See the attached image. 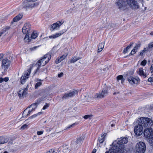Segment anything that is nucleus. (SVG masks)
Wrapping results in <instances>:
<instances>
[{"mask_svg":"<svg viewBox=\"0 0 153 153\" xmlns=\"http://www.w3.org/2000/svg\"><path fill=\"white\" fill-rule=\"evenodd\" d=\"M49 106V104L46 103V104L43 107L42 109L45 110L48 108Z\"/></svg>","mask_w":153,"mask_h":153,"instance_id":"obj_48","label":"nucleus"},{"mask_svg":"<svg viewBox=\"0 0 153 153\" xmlns=\"http://www.w3.org/2000/svg\"><path fill=\"white\" fill-rule=\"evenodd\" d=\"M150 72L152 74H153V64L151 65L150 68Z\"/></svg>","mask_w":153,"mask_h":153,"instance_id":"obj_49","label":"nucleus"},{"mask_svg":"<svg viewBox=\"0 0 153 153\" xmlns=\"http://www.w3.org/2000/svg\"><path fill=\"white\" fill-rule=\"evenodd\" d=\"M146 147L145 143L143 142L137 143L135 146V151L136 153H144Z\"/></svg>","mask_w":153,"mask_h":153,"instance_id":"obj_6","label":"nucleus"},{"mask_svg":"<svg viewBox=\"0 0 153 153\" xmlns=\"http://www.w3.org/2000/svg\"><path fill=\"white\" fill-rule=\"evenodd\" d=\"M10 27L9 26H6L3 27V29L1 31L4 33V34L7 31L10 29Z\"/></svg>","mask_w":153,"mask_h":153,"instance_id":"obj_37","label":"nucleus"},{"mask_svg":"<svg viewBox=\"0 0 153 153\" xmlns=\"http://www.w3.org/2000/svg\"><path fill=\"white\" fill-rule=\"evenodd\" d=\"M92 115H85L83 117V118L85 119H90V118L92 117Z\"/></svg>","mask_w":153,"mask_h":153,"instance_id":"obj_45","label":"nucleus"},{"mask_svg":"<svg viewBox=\"0 0 153 153\" xmlns=\"http://www.w3.org/2000/svg\"><path fill=\"white\" fill-rule=\"evenodd\" d=\"M46 153H59V151H56L54 149H51L47 151Z\"/></svg>","mask_w":153,"mask_h":153,"instance_id":"obj_38","label":"nucleus"},{"mask_svg":"<svg viewBox=\"0 0 153 153\" xmlns=\"http://www.w3.org/2000/svg\"><path fill=\"white\" fill-rule=\"evenodd\" d=\"M139 123L143 127L147 128H151L153 125L152 120L148 117H141Z\"/></svg>","mask_w":153,"mask_h":153,"instance_id":"obj_4","label":"nucleus"},{"mask_svg":"<svg viewBox=\"0 0 153 153\" xmlns=\"http://www.w3.org/2000/svg\"><path fill=\"white\" fill-rule=\"evenodd\" d=\"M144 137L148 139L153 138V130L151 128H148L144 129L143 132Z\"/></svg>","mask_w":153,"mask_h":153,"instance_id":"obj_8","label":"nucleus"},{"mask_svg":"<svg viewBox=\"0 0 153 153\" xmlns=\"http://www.w3.org/2000/svg\"><path fill=\"white\" fill-rule=\"evenodd\" d=\"M27 125L26 124H25L22 126L21 127V129L22 130H24L27 128Z\"/></svg>","mask_w":153,"mask_h":153,"instance_id":"obj_46","label":"nucleus"},{"mask_svg":"<svg viewBox=\"0 0 153 153\" xmlns=\"http://www.w3.org/2000/svg\"><path fill=\"white\" fill-rule=\"evenodd\" d=\"M59 132H57V133H59Z\"/></svg>","mask_w":153,"mask_h":153,"instance_id":"obj_63","label":"nucleus"},{"mask_svg":"<svg viewBox=\"0 0 153 153\" xmlns=\"http://www.w3.org/2000/svg\"><path fill=\"white\" fill-rule=\"evenodd\" d=\"M127 80L132 85L138 84L140 79L137 77H134L132 76H128L127 78Z\"/></svg>","mask_w":153,"mask_h":153,"instance_id":"obj_13","label":"nucleus"},{"mask_svg":"<svg viewBox=\"0 0 153 153\" xmlns=\"http://www.w3.org/2000/svg\"><path fill=\"white\" fill-rule=\"evenodd\" d=\"M106 134L105 133L102 134L100 137H99L98 138V141L100 143H102L105 140V137L106 136Z\"/></svg>","mask_w":153,"mask_h":153,"instance_id":"obj_25","label":"nucleus"},{"mask_svg":"<svg viewBox=\"0 0 153 153\" xmlns=\"http://www.w3.org/2000/svg\"><path fill=\"white\" fill-rule=\"evenodd\" d=\"M108 88L106 87L102 90V91L95 94L94 96L95 98H102L106 96L108 94Z\"/></svg>","mask_w":153,"mask_h":153,"instance_id":"obj_10","label":"nucleus"},{"mask_svg":"<svg viewBox=\"0 0 153 153\" xmlns=\"http://www.w3.org/2000/svg\"><path fill=\"white\" fill-rule=\"evenodd\" d=\"M10 27L9 26H6L3 27V29L1 31L4 33V34L7 31L10 29Z\"/></svg>","mask_w":153,"mask_h":153,"instance_id":"obj_36","label":"nucleus"},{"mask_svg":"<svg viewBox=\"0 0 153 153\" xmlns=\"http://www.w3.org/2000/svg\"><path fill=\"white\" fill-rule=\"evenodd\" d=\"M23 15L22 14H19L15 17L13 19L14 22H16L21 19Z\"/></svg>","mask_w":153,"mask_h":153,"instance_id":"obj_27","label":"nucleus"},{"mask_svg":"<svg viewBox=\"0 0 153 153\" xmlns=\"http://www.w3.org/2000/svg\"><path fill=\"white\" fill-rule=\"evenodd\" d=\"M117 149L114 148L112 145V148L109 149L108 151H106L105 153H116V149Z\"/></svg>","mask_w":153,"mask_h":153,"instance_id":"obj_30","label":"nucleus"},{"mask_svg":"<svg viewBox=\"0 0 153 153\" xmlns=\"http://www.w3.org/2000/svg\"><path fill=\"white\" fill-rule=\"evenodd\" d=\"M148 49H147L146 48H145L144 49L141 51L140 53V56H143L144 53L145 51H148Z\"/></svg>","mask_w":153,"mask_h":153,"instance_id":"obj_43","label":"nucleus"},{"mask_svg":"<svg viewBox=\"0 0 153 153\" xmlns=\"http://www.w3.org/2000/svg\"><path fill=\"white\" fill-rule=\"evenodd\" d=\"M152 48H153V42H151L148 45L147 49H148V50L149 49Z\"/></svg>","mask_w":153,"mask_h":153,"instance_id":"obj_42","label":"nucleus"},{"mask_svg":"<svg viewBox=\"0 0 153 153\" xmlns=\"http://www.w3.org/2000/svg\"><path fill=\"white\" fill-rule=\"evenodd\" d=\"M9 80V78L8 77H5L4 78H0V83H1L3 81L5 82H7Z\"/></svg>","mask_w":153,"mask_h":153,"instance_id":"obj_39","label":"nucleus"},{"mask_svg":"<svg viewBox=\"0 0 153 153\" xmlns=\"http://www.w3.org/2000/svg\"><path fill=\"white\" fill-rule=\"evenodd\" d=\"M130 47H129L128 46H127L126 48L123 51V52L125 53H126L128 51V50L130 49Z\"/></svg>","mask_w":153,"mask_h":153,"instance_id":"obj_47","label":"nucleus"},{"mask_svg":"<svg viewBox=\"0 0 153 153\" xmlns=\"http://www.w3.org/2000/svg\"><path fill=\"white\" fill-rule=\"evenodd\" d=\"M65 32V31L64 30H62L50 36L49 37L50 39H56L61 36Z\"/></svg>","mask_w":153,"mask_h":153,"instance_id":"obj_17","label":"nucleus"},{"mask_svg":"<svg viewBox=\"0 0 153 153\" xmlns=\"http://www.w3.org/2000/svg\"><path fill=\"white\" fill-rule=\"evenodd\" d=\"M133 43H131V44L129 45H128V46H129V47L131 48V46H132V45H133Z\"/></svg>","mask_w":153,"mask_h":153,"instance_id":"obj_58","label":"nucleus"},{"mask_svg":"<svg viewBox=\"0 0 153 153\" xmlns=\"http://www.w3.org/2000/svg\"><path fill=\"white\" fill-rule=\"evenodd\" d=\"M38 36V33L36 31H34L31 34V37L32 38L35 39Z\"/></svg>","mask_w":153,"mask_h":153,"instance_id":"obj_31","label":"nucleus"},{"mask_svg":"<svg viewBox=\"0 0 153 153\" xmlns=\"http://www.w3.org/2000/svg\"><path fill=\"white\" fill-rule=\"evenodd\" d=\"M68 55V53H67L66 54H64L61 56L58 57V58L56 59L55 61V63L56 64H58L60 63L63 60L67 57Z\"/></svg>","mask_w":153,"mask_h":153,"instance_id":"obj_23","label":"nucleus"},{"mask_svg":"<svg viewBox=\"0 0 153 153\" xmlns=\"http://www.w3.org/2000/svg\"><path fill=\"white\" fill-rule=\"evenodd\" d=\"M117 4L119 8L123 10L127 8V4L132 9H137L139 7L137 2L135 0H120Z\"/></svg>","mask_w":153,"mask_h":153,"instance_id":"obj_1","label":"nucleus"},{"mask_svg":"<svg viewBox=\"0 0 153 153\" xmlns=\"http://www.w3.org/2000/svg\"><path fill=\"white\" fill-rule=\"evenodd\" d=\"M10 61L7 59H3L1 63V67L4 70L7 69L10 66Z\"/></svg>","mask_w":153,"mask_h":153,"instance_id":"obj_14","label":"nucleus"},{"mask_svg":"<svg viewBox=\"0 0 153 153\" xmlns=\"http://www.w3.org/2000/svg\"><path fill=\"white\" fill-rule=\"evenodd\" d=\"M63 73L62 72L60 74H58V76L59 77H60L63 76Z\"/></svg>","mask_w":153,"mask_h":153,"instance_id":"obj_52","label":"nucleus"},{"mask_svg":"<svg viewBox=\"0 0 153 153\" xmlns=\"http://www.w3.org/2000/svg\"><path fill=\"white\" fill-rule=\"evenodd\" d=\"M140 46L141 44L140 43L136 44L133 49L131 51L130 54L131 55L134 54L137 51V50L140 47Z\"/></svg>","mask_w":153,"mask_h":153,"instance_id":"obj_21","label":"nucleus"},{"mask_svg":"<svg viewBox=\"0 0 153 153\" xmlns=\"http://www.w3.org/2000/svg\"><path fill=\"white\" fill-rule=\"evenodd\" d=\"M77 93L78 91L76 90L70 91L68 93H66L64 94L62 97V100H64L72 97Z\"/></svg>","mask_w":153,"mask_h":153,"instance_id":"obj_11","label":"nucleus"},{"mask_svg":"<svg viewBox=\"0 0 153 153\" xmlns=\"http://www.w3.org/2000/svg\"><path fill=\"white\" fill-rule=\"evenodd\" d=\"M44 132L43 131H38L37 132V134L38 135L42 134Z\"/></svg>","mask_w":153,"mask_h":153,"instance_id":"obj_50","label":"nucleus"},{"mask_svg":"<svg viewBox=\"0 0 153 153\" xmlns=\"http://www.w3.org/2000/svg\"><path fill=\"white\" fill-rule=\"evenodd\" d=\"M115 126V124H111V127H112L114 126Z\"/></svg>","mask_w":153,"mask_h":153,"instance_id":"obj_59","label":"nucleus"},{"mask_svg":"<svg viewBox=\"0 0 153 153\" xmlns=\"http://www.w3.org/2000/svg\"><path fill=\"white\" fill-rule=\"evenodd\" d=\"M104 46V43H100L98 46V52L101 51L103 49Z\"/></svg>","mask_w":153,"mask_h":153,"instance_id":"obj_28","label":"nucleus"},{"mask_svg":"<svg viewBox=\"0 0 153 153\" xmlns=\"http://www.w3.org/2000/svg\"><path fill=\"white\" fill-rule=\"evenodd\" d=\"M4 54L2 53H1L0 54V59L2 58L3 57Z\"/></svg>","mask_w":153,"mask_h":153,"instance_id":"obj_55","label":"nucleus"},{"mask_svg":"<svg viewBox=\"0 0 153 153\" xmlns=\"http://www.w3.org/2000/svg\"><path fill=\"white\" fill-rule=\"evenodd\" d=\"M152 139V140H151V141H150V143L152 146H153V138H152V139Z\"/></svg>","mask_w":153,"mask_h":153,"instance_id":"obj_53","label":"nucleus"},{"mask_svg":"<svg viewBox=\"0 0 153 153\" xmlns=\"http://www.w3.org/2000/svg\"><path fill=\"white\" fill-rule=\"evenodd\" d=\"M138 74L142 77L146 78V74L143 70V68H140L137 71Z\"/></svg>","mask_w":153,"mask_h":153,"instance_id":"obj_22","label":"nucleus"},{"mask_svg":"<svg viewBox=\"0 0 153 153\" xmlns=\"http://www.w3.org/2000/svg\"><path fill=\"white\" fill-rule=\"evenodd\" d=\"M143 127L142 125L139 123L138 124L135 126L134 128V132L136 135L140 136L143 133Z\"/></svg>","mask_w":153,"mask_h":153,"instance_id":"obj_9","label":"nucleus"},{"mask_svg":"<svg viewBox=\"0 0 153 153\" xmlns=\"http://www.w3.org/2000/svg\"><path fill=\"white\" fill-rule=\"evenodd\" d=\"M117 153H128V151L124 146L118 147Z\"/></svg>","mask_w":153,"mask_h":153,"instance_id":"obj_18","label":"nucleus"},{"mask_svg":"<svg viewBox=\"0 0 153 153\" xmlns=\"http://www.w3.org/2000/svg\"><path fill=\"white\" fill-rule=\"evenodd\" d=\"M147 63V61L146 60L144 59L141 62V65L143 66H145Z\"/></svg>","mask_w":153,"mask_h":153,"instance_id":"obj_44","label":"nucleus"},{"mask_svg":"<svg viewBox=\"0 0 153 153\" xmlns=\"http://www.w3.org/2000/svg\"><path fill=\"white\" fill-rule=\"evenodd\" d=\"M81 138L79 137L76 140V142H75V144H77L78 145H80L81 143Z\"/></svg>","mask_w":153,"mask_h":153,"instance_id":"obj_41","label":"nucleus"},{"mask_svg":"<svg viewBox=\"0 0 153 153\" xmlns=\"http://www.w3.org/2000/svg\"><path fill=\"white\" fill-rule=\"evenodd\" d=\"M27 91V89L26 88H21L19 91L18 94L19 97H23L25 95Z\"/></svg>","mask_w":153,"mask_h":153,"instance_id":"obj_20","label":"nucleus"},{"mask_svg":"<svg viewBox=\"0 0 153 153\" xmlns=\"http://www.w3.org/2000/svg\"><path fill=\"white\" fill-rule=\"evenodd\" d=\"M59 149L62 150V151L64 153H69L70 151L68 146L67 145L64 146L60 147L59 149H58L59 152L60 151Z\"/></svg>","mask_w":153,"mask_h":153,"instance_id":"obj_19","label":"nucleus"},{"mask_svg":"<svg viewBox=\"0 0 153 153\" xmlns=\"http://www.w3.org/2000/svg\"><path fill=\"white\" fill-rule=\"evenodd\" d=\"M37 47H34L33 48H30V50L31 51L34 50L36 49V48Z\"/></svg>","mask_w":153,"mask_h":153,"instance_id":"obj_54","label":"nucleus"},{"mask_svg":"<svg viewBox=\"0 0 153 153\" xmlns=\"http://www.w3.org/2000/svg\"><path fill=\"white\" fill-rule=\"evenodd\" d=\"M51 59V55L48 53L45 55L37 62V65L39 68L41 66H44L46 65Z\"/></svg>","mask_w":153,"mask_h":153,"instance_id":"obj_3","label":"nucleus"},{"mask_svg":"<svg viewBox=\"0 0 153 153\" xmlns=\"http://www.w3.org/2000/svg\"><path fill=\"white\" fill-rule=\"evenodd\" d=\"M94 153V152H93V153Z\"/></svg>","mask_w":153,"mask_h":153,"instance_id":"obj_64","label":"nucleus"},{"mask_svg":"<svg viewBox=\"0 0 153 153\" xmlns=\"http://www.w3.org/2000/svg\"><path fill=\"white\" fill-rule=\"evenodd\" d=\"M37 106V103H35L30 105L29 106V108H32L34 110H35Z\"/></svg>","mask_w":153,"mask_h":153,"instance_id":"obj_32","label":"nucleus"},{"mask_svg":"<svg viewBox=\"0 0 153 153\" xmlns=\"http://www.w3.org/2000/svg\"><path fill=\"white\" fill-rule=\"evenodd\" d=\"M42 80H41L39 79H37L35 80V82L36 83L35 86V89H37L38 87L41 85L42 84Z\"/></svg>","mask_w":153,"mask_h":153,"instance_id":"obj_24","label":"nucleus"},{"mask_svg":"<svg viewBox=\"0 0 153 153\" xmlns=\"http://www.w3.org/2000/svg\"><path fill=\"white\" fill-rule=\"evenodd\" d=\"M3 153H9L7 151H4Z\"/></svg>","mask_w":153,"mask_h":153,"instance_id":"obj_61","label":"nucleus"},{"mask_svg":"<svg viewBox=\"0 0 153 153\" xmlns=\"http://www.w3.org/2000/svg\"><path fill=\"white\" fill-rule=\"evenodd\" d=\"M28 0H26L23 1L22 4V6L24 8L26 9H32L34 7H37L39 5V3L36 2L34 3H30Z\"/></svg>","mask_w":153,"mask_h":153,"instance_id":"obj_7","label":"nucleus"},{"mask_svg":"<svg viewBox=\"0 0 153 153\" xmlns=\"http://www.w3.org/2000/svg\"><path fill=\"white\" fill-rule=\"evenodd\" d=\"M8 141L7 138L6 137H0V144H4Z\"/></svg>","mask_w":153,"mask_h":153,"instance_id":"obj_26","label":"nucleus"},{"mask_svg":"<svg viewBox=\"0 0 153 153\" xmlns=\"http://www.w3.org/2000/svg\"><path fill=\"white\" fill-rule=\"evenodd\" d=\"M150 35H151L152 36H153V32H151L150 33Z\"/></svg>","mask_w":153,"mask_h":153,"instance_id":"obj_60","label":"nucleus"},{"mask_svg":"<svg viewBox=\"0 0 153 153\" xmlns=\"http://www.w3.org/2000/svg\"><path fill=\"white\" fill-rule=\"evenodd\" d=\"M4 34V33L1 30L0 32V37L1 36Z\"/></svg>","mask_w":153,"mask_h":153,"instance_id":"obj_56","label":"nucleus"},{"mask_svg":"<svg viewBox=\"0 0 153 153\" xmlns=\"http://www.w3.org/2000/svg\"><path fill=\"white\" fill-rule=\"evenodd\" d=\"M10 27L9 26H6L3 27V29L1 31L4 33V34L7 31L10 29Z\"/></svg>","mask_w":153,"mask_h":153,"instance_id":"obj_35","label":"nucleus"},{"mask_svg":"<svg viewBox=\"0 0 153 153\" xmlns=\"http://www.w3.org/2000/svg\"><path fill=\"white\" fill-rule=\"evenodd\" d=\"M117 81H118L120 80H121V82L122 83H123L124 81V80L123 78V76L122 75H120L117 76Z\"/></svg>","mask_w":153,"mask_h":153,"instance_id":"obj_33","label":"nucleus"},{"mask_svg":"<svg viewBox=\"0 0 153 153\" xmlns=\"http://www.w3.org/2000/svg\"><path fill=\"white\" fill-rule=\"evenodd\" d=\"M46 122V121H45V123Z\"/></svg>","mask_w":153,"mask_h":153,"instance_id":"obj_62","label":"nucleus"},{"mask_svg":"<svg viewBox=\"0 0 153 153\" xmlns=\"http://www.w3.org/2000/svg\"><path fill=\"white\" fill-rule=\"evenodd\" d=\"M128 142L127 138L124 137H121L117 139L114 141L112 144L113 148L115 149H117L118 147H120L123 146L122 145L126 144Z\"/></svg>","mask_w":153,"mask_h":153,"instance_id":"obj_5","label":"nucleus"},{"mask_svg":"<svg viewBox=\"0 0 153 153\" xmlns=\"http://www.w3.org/2000/svg\"><path fill=\"white\" fill-rule=\"evenodd\" d=\"M38 0H28V1H32V2H35Z\"/></svg>","mask_w":153,"mask_h":153,"instance_id":"obj_57","label":"nucleus"},{"mask_svg":"<svg viewBox=\"0 0 153 153\" xmlns=\"http://www.w3.org/2000/svg\"><path fill=\"white\" fill-rule=\"evenodd\" d=\"M79 124V123L78 122H76L75 123H74L72 124V125L69 126H68L67 127L66 129H68L70 128H73L74 126H76L78 124Z\"/></svg>","mask_w":153,"mask_h":153,"instance_id":"obj_40","label":"nucleus"},{"mask_svg":"<svg viewBox=\"0 0 153 153\" xmlns=\"http://www.w3.org/2000/svg\"><path fill=\"white\" fill-rule=\"evenodd\" d=\"M64 22L62 21H58L52 24L51 25V30L54 31L59 30L60 27L63 24Z\"/></svg>","mask_w":153,"mask_h":153,"instance_id":"obj_12","label":"nucleus"},{"mask_svg":"<svg viewBox=\"0 0 153 153\" xmlns=\"http://www.w3.org/2000/svg\"><path fill=\"white\" fill-rule=\"evenodd\" d=\"M148 81L150 82H153V76L152 77L149 78L148 79Z\"/></svg>","mask_w":153,"mask_h":153,"instance_id":"obj_51","label":"nucleus"},{"mask_svg":"<svg viewBox=\"0 0 153 153\" xmlns=\"http://www.w3.org/2000/svg\"><path fill=\"white\" fill-rule=\"evenodd\" d=\"M30 72L28 71L25 72L21 78V82L22 84H24L26 80L29 77Z\"/></svg>","mask_w":153,"mask_h":153,"instance_id":"obj_15","label":"nucleus"},{"mask_svg":"<svg viewBox=\"0 0 153 153\" xmlns=\"http://www.w3.org/2000/svg\"><path fill=\"white\" fill-rule=\"evenodd\" d=\"M30 30V25L29 23H26L24 24L22 28V31L24 34H26L25 36L24 39L25 41L27 42H29L31 40V38H30L29 33Z\"/></svg>","mask_w":153,"mask_h":153,"instance_id":"obj_2","label":"nucleus"},{"mask_svg":"<svg viewBox=\"0 0 153 153\" xmlns=\"http://www.w3.org/2000/svg\"><path fill=\"white\" fill-rule=\"evenodd\" d=\"M41 114V112H39V113H38L37 114H33V115H32V116H30V117H29L27 119V120H28L32 119L33 118H35L38 115H40Z\"/></svg>","mask_w":153,"mask_h":153,"instance_id":"obj_34","label":"nucleus"},{"mask_svg":"<svg viewBox=\"0 0 153 153\" xmlns=\"http://www.w3.org/2000/svg\"><path fill=\"white\" fill-rule=\"evenodd\" d=\"M32 108H29V107L26 109L23 112L22 114V117H27L32 113L33 111H34Z\"/></svg>","mask_w":153,"mask_h":153,"instance_id":"obj_16","label":"nucleus"},{"mask_svg":"<svg viewBox=\"0 0 153 153\" xmlns=\"http://www.w3.org/2000/svg\"><path fill=\"white\" fill-rule=\"evenodd\" d=\"M80 59L79 57H77L76 56H74L72 57L70 60V62L71 63H74L77 60L79 59Z\"/></svg>","mask_w":153,"mask_h":153,"instance_id":"obj_29","label":"nucleus"}]
</instances>
